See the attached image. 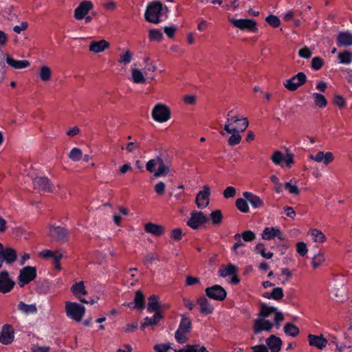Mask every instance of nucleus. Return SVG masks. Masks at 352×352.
Listing matches in <instances>:
<instances>
[{"mask_svg": "<svg viewBox=\"0 0 352 352\" xmlns=\"http://www.w3.org/2000/svg\"><path fill=\"white\" fill-rule=\"evenodd\" d=\"M146 169L149 173H153L155 177L167 175L170 172L169 166L166 164L160 156L148 160L146 164Z\"/></svg>", "mask_w": 352, "mask_h": 352, "instance_id": "1", "label": "nucleus"}, {"mask_svg": "<svg viewBox=\"0 0 352 352\" xmlns=\"http://www.w3.org/2000/svg\"><path fill=\"white\" fill-rule=\"evenodd\" d=\"M181 318L178 329L175 333V338L178 343L184 344L188 341L186 335L192 331V323L191 319L184 314H182Z\"/></svg>", "mask_w": 352, "mask_h": 352, "instance_id": "2", "label": "nucleus"}, {"mask_svg": "<svg viewBox=\"0 0 352 352\" xmlns=\"http://www.w3.org/2000/svg\"><path fill=\"white\" fill-rule=\"evenodd\" d=\"M163 5L160 1H153L150 3L146 10L144 17L150 23L157 24L162 19Z\"/></svg>", "mask_w": 352, "mask_h": 352, "instance_id": "3", "label": "nucleus"}, {"mask_svg": "<svg viewBox=\"0 0 352 352\" xmlns=\"http://www.w3.org/2000/svg\"><path fill=\"white\" fill-rule=\"evenodd\" d=\"M65 309L67 316L78 322L82 320L85 313V307L77 302L67 301Z\"/></svg>", "mask_w": 352, "mask_h": 352, "instance_id": "4", "label": "nucleus"}, {"mask_svg": "<svg viewBox=\"0 0 352 352\" xmlns=\"http://www.w3.org/2000/svg\"><path fill=\"white\" fill-rule=\"evenodd\" d=\"M170 109L162 103L157 104L152 110V118L158 122H166L170 119Z\"/></svg>", "mask_w": 352, "mask_h": 352, "instance_id": "5", "label": "nucleus"}, {"mask_svg": "<svg viewBox=\"0 0 352 352\" xmlns=\"http://www.w3.org/2000/svg\"><path fill=\"white\" fill-rule=\"evenodd\" d=\"M36 277V268L32 266H25L20 270L18 276L19 285L23 287L34 280Z\"/></svg>", "mask_w": 352, "mask_h": 352, "instance_id": "6", "label": "nucleus"}, {"mask_svg": "<svg viewBox=\"0 0 352 352\" xmlns=\"http://www.w3.org/2000/svg\"><path fill=\"white\" fill-rule=\"evenodd\" d=\"M307 76L304 72H298L285 82L284 86L290 91H296L299 87L305 84Z\"/></svg>", "mask_w": 352, "mask_h": 352, "instance_id": "7", "label": "nucleus"}, {"mask_svg": "<svg viewBox=\"0 0 352 352\" xmlns=\"http://www.w3.org/2000/svg\"><path fill=\"white\" fill-rule=\"evenodd\" d=\"M206 296L210 299L223 301L227 296L225 289L219 285H214L205 289Z\"/></svg>", "mask_w": 352, "mask_h": 352, "instance_id": "8", "label": "nucleus"}, {"mask_svg": "<svg viewBox=\"0 0 352 352\" xmlns=\"http://www.w3.org/2000/svg\"><path fill=\"white\" fill-rule=\"evenodd\" d=\"M229 21L236 28L240 30H246L249 32H256L258 28L256 27L257 23L253 19H229Z\"/></svg>", "mask_w": 352, "mask_h": 352, "instance_id": "9", "label": "nucleus"}, {"mask_svg": "<svg viewBox=\"0 0 352 352\" xmlns=\"http://www.w3.org/2000/svg\"><path fill=\"white\" fill-rule=\"evenodd\" d=\"M68 230L60 226H50L49 228L50 237L56 242L65 243L68 238Z\"/></svg>", "mask_w": 352, "mask_h": 352, "instance_id": "10", "label": "nucleus"}, {"mask_svg": "<svg viewBox=\"0 0 352 352\" xmlns=\"http://www.w3.org/2000/svg\"><path fill=\"white\" fill-rule=\"evenodd\" d=\"M208 221L207 217L202 212L192 211L186 222L187 226L193 230L199 228Z\"/></svg>", "mask_w": 352, "mask_h": 352, "instance_id": "11", "label": "nucleus"}, {"mask_svg": "<svg viewBox=\"0 0 352 352\" xmlns=\"http://www.w3.org/2000/svg\"><path fill=\"white\" fill-rule=\"evenodd\" d=\"M210 188L206 185L203 187V190H200L195 199V203L198 208H206L210 203Z\"/></svg>", "mask_w": 352, "mask_h": 352, "instance_id": "12", "label": "nucleus"}, {"mask_svg": "<svg viewBox=\"0 0 352 352\" xmlns=\"http://www.w3.org/2000/svg\"><path fill=\"white\" fill-rule=\"evenodd\" d=\"M15 282L10 278L8 271L0 272V292L6 294L10 292L14 287Z\"/></svg>", "mask_w": 352, "mask_h": 352, "instance_id": "13", "label": "nucleus"}, {"mask_svg": "<svg viewBox=\"0 0 352 352\" xmlns=\"http://www.w3.org/2000/svg\"><path fill=\"white\" fill-rule=\"evenodd\" d=\"M262 239L264 240H272L277 237L280 241L285 239V236L279 228L266 227L262 232Z\"/></svg>", "mask_w": 352, "mask_h": 352, "instance_id": "14", "label": "nucleus"}, {"mask_svg": "<svg viewBox=\"0 0 352 352\" xmlns=\"http://www.w3.org/2000/svg\"><path fill=\"white\" fill-rule=\"evenodd\" d=\"M14 331L10 324H4L0 332V342L3 344H10L14 340Z\"/></svg>", "mask_w": 352, "mask_h": 352, "instance_id": "15", "label": "nucleus"}, {"mask_svg": "<svg viewBox=\"0 0 352 352\" xmlns=\"http://www.w3.org/2000/svg\"><path fill=\"white\" fill-rule=\"evenodd\" d=\"M94 7L90 1H84L78 5L74 10V17L77 20H82Z\"/></svg>", "mask_w": 352, "mask_h": 352, "instance_id": "16", "label": "nucleus"}, {"mask_svg": "<svg viewBox=\"0 0 352 352\" xmlns=\"http://www.w3.org/2000/svg\"><path fill=\"white\" fill-rule=\"evenodd\" d=\"M145 297L143 292L141 290H137L135 294L134 301L133 302H125L124 306L143 310L145 308Z\"/></svg>", "mask_w": 352, "mask_h": 352, "instance_id": "17", "label": "nucleus"}, {"mask_svg": "<svg viewBox=\"0 0 352 352\" xmlns=\"http://www.w3.org/2000/svg\"><path fill=\"white\" fill-rule=\"evenodd\" d=\"M273 326V324L269 320L264 318H258L254 320L253 331L255 334H258L263 331L270 332Z\"/></svg>", "mask_w": 352, "mask_h": 352, "instance_id": "18", "label": "nucleus"}, {"mask_svg": "<svg viewBox=\"0 0 352 352\" xmlns=\"http://www.w3.org/2000/svg\"><path fill=\"white\" fill-rule=\"evenodd\" d=\"M34 188L50 192L52 191V184L46 177H36L33 180Z\"/></svg>", "mask_w": 352, "mask_h": 352, "instance_id": "19", "label": "nucleus"}, {"mask_svg": "<svg viewBox=\"0 0 352 352\" xmlns=\"http://www.w3.org/2000/svg\"><path fill=\"white\" fill-rule=\"evenodd\" d=\"M309 158L317 162H322L324 165H328L333 161L334 156L331 152L318 151L315 155H309Z\"/></svg>", "mask_w": 352, "mask_h": 352, "instance_id": "20", "label": "nucleus"}, {"mask_svg": "<svg viewBox=\"0 0 352 352\" xmlns=\"http://www.w3.org/2000/svg\"><path fill=\"white\" fill-rule=\"evenodd\" d=\"M336 44L339 47L352 45V33L349 31L340 32L336 36Z\"/></svg>", "mask_w": 352, "mask_h": 352, "instance_id": "21", "label": "nucleus"}, {"mask_svg": "<svg viewBox=\"0 0 352 352\" xmlns=\"http://www.w3.org/2000/svg\"><path fill=\"white\" fill-rule=\"evenodd\" d=\"M265 342L268 351L270 350L271 352H279L283 344L282 340L275 335L270 336V337L266 339Z\"/></svg>", "mask_w": 352, "mask_h": 352, "instance_id": "22", "label": "nucleus"}, {"mask_svg": "<svg viewBox=\"0 0 352 352\" xmlns=\"http://www.w3.org/2000/svg\"><path fill=\"white\" fill-rule=\"evenodd\" d=\"M144 230L155 236H160L165 232V227L160 224L149 222L144 225Z\"/></svg>", "mask_w": 352, "mask_h": 352, "instance_id": "23", "label": "nucleus"}, {"mask_svg": "<svg viewBox=\"0 0 352 352\" xmlns=\"http://www.w3.org/2000/svg\"><path fill=\"white\" fill-rule=\"evenodd\" d=\"M309 344L311 346H315L318 349H323L326 347L327 340L323 338L322 335L316 336L313 334L308 335Z\"/></svg>", "mask_w": 352, "mask_h": 352, "instance_id": "24", "label": "nucleus"}, {"mask_svg": "<svg viewBox=\"0 0 352 352\" xmlns=\"http://www.w3.org/2000/svg\"><path fill=\"white\" fill-rule=\"evenodd\" d=\"M197 303L199 306V311L202 314L209 315L214 311V308L209 300L204 296L197 298Z\"/></svg>", "mask_w": 352, "mask_h": 352, "instance_id": "25", "label": "nucleus"}, {"mask_svg": "<svg viewBox=\"0 0 352 352\" xmlns=\"http://www.w3.org/2000/svg\"><path fill=\"white\" fill-rule=\"evenodd\" d=\"M6 63L15 69H21L30 66V63L27 60H15L9 55L6 57Z\"/></svg>", "mask_w": 352, "mask_h": 352, "instance_id": "26", "label": "nucleus"}, {"mask_svg": "<svg viewBox=\"0 0 352 352\" xmlns=\"http://www.w3.org/2000/svg\"><path fill=\"white\" fill-rule=\"evenodd\" d=\"M163 318L164 316L162 313L161 311H157L152 317H146L144 319V321L141 323L140 327L142 329H144L148 326L157 325Z\"/></svg>", "mask_w": 352, "mask_h": 352, "instance_id": "27", "label": "nucleus"}, {"mask_svg": "<svg viewBox=\"0 0 352 352\" xmlns=\"http://www.w3.org/2000/svg\"><path fill=\"white\" fill-rule=\"evenodd\" d=\"M243 196L250 202L254 208H258L264 205L263 201L258 195L252 192L245 191L243 193Z\"/></svg>", "mask_w": 352, "mask_h": 352, "instance_id": "28", "label": "nucleus"}, {"mask_svg": "<svg viewBox=\"0 0 352 352\" xmlns=\"http://www.w3.org/2000/svg\"><path fill=\"white\" fill-rule=\"evenodd\" d=\"M238 268L234 264L230 263L228 265H221L218 270L219 275L223 278L231 276L237 274Z\"/></svg>", "mask_w": 352, "mask_h": 352, "instance_id": "29", "label": "nucleus"}, {"mask_svg": "<svg viewBox=\"0 0 352 352\" xmlns=\"http://www.w3.org/2000/svg\"><path fill=\"white\" fill-rule=\"evenodd\" d=\"M159 296L155 294L151 295L148 298L147 311L149 313H155L157 311L162 312V307L160 302H159Z\"/></svg>", "mask_w": 352, "mask_h": 352, "instance_id": "30", "label": "nucleus"}, {"mask_svg": "<svg viewBox=\"0 0 352 352\" xmlns=\"http://www.w3.org/2000/svg\"><path fill=\"white\" fill-rule=\"evenodd\" d=\"M109 43L106 40H100L99 41H92L89 46V50L95 53H100L109 48Z\"/></svg>", "mask_w": 352, "mask_h": 352, "instance_id": "31", "label": "nucleus"}, {"mask_svg": "<svg viewBox=\"0 0 352 352\" xmlns=\"http://www.w3.org/2000/svg\"><path fill=\"white\" fill-rule=\"evenodd\" d=\"M1 256L3 260L8 264L14 263L17 258L16 252L12 248H3Z\"/></svg>", "mask_w": 352, "mask_h": 352, "instance_id": "32", "label": "nucleus"}, {"mask_svg": "<svg viewBox=\"0 0 352 352\" xmlns=\"http://www.w3.org/2000/svg\"><path fill=\"white\" fill-rule=\"evenodd\" d=\"M71 291L80 300L83 298V295L87 294L83 281H80L74 284L71 287Z\"/></svg>", "mask_w": 352, "mask_h": 352, "instance_id": "33", "label": "nucleus"}, {"mask_svg": "<svg viewBox=\"0 0 352 352\" xmlns=\"http://www.w3.org/2000/svg\"><path fill=\"white\" fill-rule=\"evenodd\" d=\"M17 308L19 311L26 315L35 314L37 311V308L34 304L27 305L23 301L19 302L17 305Z\"/></svg>", "mask_w": 352, "mask_h": 352, "instance_id": "34", "label": "nucleus"}, {"mask_svg": "<svg viewBox=\"0 0 352 352\" xmlns=\"http://www.w3.org/2000/svg\"><path fill=\"white\" fill-rule=\"evenodd\" d=\"M276 311V307L267 306L266 304L262 302L261 304V310L258 315L260 318L265 319V318L269 317L272 313H274Z\"/></svg>", "mask_w": 352, "mask_h": 352, "instance_id": "35", "label": "nucleus"}, {"mask_svg": "<svg viewBox=\"0 0 352 352\" xmlns=\"http://www.w3.org/2000/svg\"><path fill=\"white\" fill-rule=\"evenodd\" d=\"M283 331L286 335L292 337L297 336L300 332L298 327L290 322H287L284 325Z\"/></svg>", "mask_w": 352, "mask_h": 352, "instance_id": "36", "label": "nucleus"}, {"mask_svg": "<svg viewBox=\"0 0 352 352\" xmlns=\"http://www.w3.org/2000/svg\"><path fill=\"white\" fill-rule=\"evenodd\" d=\"M232 112V111H230L228 113V115H227L228 118H227L226 123L225 124L224 128H223V129L227 133H231V132L234 131V127H231L230 126L234 123L238 122V121H239V119H240L238 116H232V117L230 118V115Z\"/></svg>", "mask_w": 352, "mask_h": 352, "instance_id": "37", "label": "nucleus"}, {"mask_svg": "<svg viewBox=\"0 0 352 352\" xmlns=\"http://www.w3.org/2000/svg\"><path fill=\"white\" fill-rule=\"evenodd\" d=\"M338 59L340 63L349 65L352 61V53L348 50L340 52L338 54Z\"/></svg>", "mask_w": 352, "mask_h": 352, "instance_id": "38", "label": "nucleus"}, {"mask_svg": "<svg viewBox=\"0 0 352 352\" xmlns=\"http://www.w3.org/2000/svg\"><path fill=\"white\" fill-rule=\"evenodd\" d=\"M308 233L313 236L315 242L323 243L326 241L324 234L318 229H310Z\"/></svg>", "mask_w": 352, "mask_h": 352, "instance_id": "39", "label": "nucleus"}, {"mask_svg": "<svg viewBox=\"0 0 352 352\" xmlns=\"http://www.w3.org/2000/svg\"><path fill=\"white\" fill-rule=\"evenodd\" d=\"M132 80L134 83L142 84L145 83L146 79L143 76V74L138 69H132L131 70Z\"/></svg>", "mask_w": 352, "mask_h": 352, "instance_id": "40", "label": "nucleus"}, {"mask_svg": "<svg viewBox=\"0 0 352 352\" xmlns=\"http://www.w3.org/2000/svg\"><path fill=\"white\" fill-rule=\"evenodd\" d=\"M247 199L245 198H239L235 201V206L240 212L243 213H248L250 210L249 206L247 202Z\"/></svg>", "mask_w": 352, "mask_h": 352, "instance_id": "41", "label": "nucleus"}, {"mask_svg": "<svg viewBox=\"0 0 352 352\" xmlns=\"http://www.w3.org/2000/svg\"><path fill=\"white\" fill-rule=\"evenodd\" d=\"M234 237L235 240L237 241L233 245V246L232 248V251H234L235 254H236V255L244 254H245L244 251H238L239 248H241V247L245 246V244L241 240L240 234H236Z\"/></svg>", "mask_w": 352, "mask_h": 352, "instance_id": "42", "label": "nucleus"}, {"mask_svg": "<svg viewBox=\"0 0 352 352\" xmlns=\"http://www.w3.org/2000/svg\"><path fill=\"white\" fill-rule=\"evenodd\" d=\"M313 98L316 106L320 108H324L327 104V100L325 97L318 93L313 94Z\"/></svg>", "mask_w": 352, "mask_h": 352, "instance_id": "43", "label": "nucleus"}, {"mask_svg": "<svg viewBox=\"0 0 352 352\" xmlns=\"http://www.w3.org/2000/svg\"><path fill=\"white\" fill-rule=\"evenodd\" d=\"M52 72L48 66L43 65L40 68L39 76L44 82H47L51 79Z\"/></svg>", "mask_w": 352, "mask_h": 352, "instance_id": "44", "label": "nucleus"}, {"mask_svg": "<svg viewBox=\"0 0 352 352\" xmlns=\"http://www.w3.org/2000/svg\"><path fill=\"white\" fill-rule=\"evenodd\" d=\"M133 57V54L129 50H126L124 53L120 54L118 62L124 65L131 63Z\"/></svg>", "mask_w": 352, "mask_h": 352, "instance_id": "45", "label": "nucleus"}, {"mask_svg": "<svg viewBox=\"0 0 352 352\" xmlns=\"http://www.w3.org/2000/svg\"><path fill=\"white\" fill-rule=\"evenodd\" d=\"M210 216L213 225L219 226L221 223L223 216L220 210L212 211Z\"/></svg>", "mask_w": 352, "mask_h": 352, "instance_id": "46", "label": "nucleus"}, {"mask_svg": "<svg viewBox=\"0 0 352 352\" xmlns=\"http://www.w3.org/2000/svg\"><path fill=\"white\" fill-rule=\"evenodd\" d=\"M148 38L151 41L159 42L163 39V34L158 29H151L149 30Z\"/></svg>", "mask_w": 352, "mask_h": 352, "instance_id": "47", "label": "nucleus"}, {"mask_svg": "<svg viewBox=\"0 0 352 352\" xmlns=\"http://www.w3.org/2000/svg\"><path fill=\"white\" fill-rule=\"evenodd\" d=\"M61 252L60 250H56V251H52L50 250H43L41 252H39V256L45 258V259H49V258H54V257L56 255H58Z\"/></svg>", "mask_w": 352, "mask_h": 352, "instance_id": "48", "label": "nucleus"}, {"mask_svg": "<svg viewBox=\"0 0 352 352\" xmlns=\"http://www.w3.org/2000/svg\"><path fill=\"white\" fill-rule=\"evenodd\" d=\"M248 124L249 122L246 118H240L236 125L234 126V131L243 132L247 129Z\"/></svg>", "mask_w": 352, "mask_h": 352, "instance_id": "49", "label": "nucleus"}, {"mask_svg": "<svg viewBox=\"0 0 352 352\" xmlns=\"http://www.w3.org/2000/svg\"><path fill=\"white\" fill-rule=\"evenodd\" d=\"M69 159L74 162L80 161L82 157V151L78 148H74L72 149L68 155Z\"/></svg>", "mask_w": 352, "mask_h": 352, "instance_id": "50", "label": "nucleus"}, {"mask_svg": "<svg viewBox=\"0 0 352 352\" xmlns=\"http://www.w3.org/2000/svg\"><path fill=\"white\" fill-rule=\"evenodd\" d=\"M232 135L229 138L228 143L230 146H234L239 144L241 140V136L238 131H233L230 133Z\"/></svg>", "mask_w": 352, "mask_h": 352, "instance_id": "51", "label": "nucleus"}, {"mask_svg": "<svg viewBox=\"0 0 352 352\" xmlns=\"http://www.w3.org/2000/svg\"><path fill=\"white\" fill-rule=\"evenodd\" d=\"M265 21L272 28H278L280 25V20L277 16L270 14L265 18Z\"/></svg>", "mask_w": 352, "mask_h": 352, "instance_id": "52", "label": "nucleus"}, {"mask_svg": "<svg viewBox=\"0 0 352 352\" xmlns=\"http://www.w3.org/2000/svg\"><path fill=\"white\" fill-rule=\"evenodd\" d=\"M333 103L340 109H343L346 107V102L345 98L342 95L337 94L333 99Z\"/></svg>", "mask_w": 352, "mask_h": 352, "instance_id": "53", "label": "nucleus"}, {"mask_svg": "<svg viewBox=\"0 0 352 352\" xmlns=\"http://www.w3.org/2000/svg\"><path fill=\"white\" fill-rule=\"evenodd\" d=\"M272 162L276 165H279L283 161L284 156L281 151H276L270 157Z\"/></svg>", "mask_w": 352, "mask_h": 352, "instance_id": "54", "label": "nucleus"}, {"mask_svg": "<svg viewBox=\"0 0 352 352\" xmlns=\"http://www.w3.org/2000/svg\"><path fill=\"white\" fill-rule=\"evenodd\" d=\"M272 299L275 300H280L283 296V290L281 287H275L271 292Z\"/></svg>", "mask_w": 352, "mask_h": 352, "instance_id": "55", "label": "nucleus"}, {"mask_svg": "<svg viewBox=\"0 0 352 352\" xmlns=\"http://www.w3.org/2000/svg\"><path fill=\"white\" fill-rule=\"evenodd\" d=\"M324 65V60L319 56H316L312 58L311 68L314 70L320 69Z\"/></svg>", "mask_w": 352, "mask_h": 352, "instance_id": "56", "label": "nucleus"}, {"mask_svg": "<svg viewBox=\"0 0 352 352\" xmlns=\"http://www.w3.org/2000/svg\"><path fill=\"white\" fill-rule=\"evenodd\" d=\"M324 261V255L322 254H318L315 255L312 258L311 265L312 267L316 269L319 267Z\"/></svg>", "mask_w": 352, "mask_h": 352, "instance_id": "57", "label": "nucleus"}, {"mask_svg": "<svg viewBox=\"0 0 352 352\" xmlns=\"http://www.w3.org/2000/svg\"><path fill=\"white\" fill-rule=\"evenodd\" d=\"M240 235L241 238H243V239L246 242L252 241L256 239L255 233L251 230L244 231Z\"/></svg>", "mask_w": 352, "mask_h": 352, "instance_id": "58", "label": "nucleus"}, {"mask_svg": "<svg viewBox=\"0 0 352 352\" xmlns=\"http://www.w3.org/2000/svg\"><path fill=\"white\" fill-rule=\"evenodd\" d=\"M292 180L287 182L285 184V188L289 191V193L298 195L300 193V190L296 184H292Z\"/></svg>", "mask_w": 352, "mask_h": 352, "instance_id": "59", "label": "nucleus"}, {"mask_svg": "<svg viewBox=\"0 0 352 352\" xmlns=\"http://www.w3.org/2000/svg\"><path fill=\"white\" fill-rule=\"evenodd\" d=\"M307 244L305 242H298L296 244V252L302 256H305L307 253Z\"/></svg>", "mask_w": 352, "mask_h": 352, "instance_id": "60", "label": "nucleus"}, {"mask_svg": "<svg viewBox=\"0 0 352 352\" xmlns=\"http://www.w3.org/2000/svg\"><path fill=\"white\" fill-rule=\"evenodd\" d=\"M226 199L233 198L236 195V188L233 186H228L223 192Z\"/></svg>", "mask_w": 352, "mask_h": 352, "instance_id": "61", "label": "nucleus"}, {"mask_svg": "<svg viewBox=\"0 0 352 352\" xmlns=\"http://www.w3.org/2000/svg\"><path fill=\"white\" fill-rule=\"evenodd\" d=\"M187 347L190 352H209L204 346L199 344H187Z\"/></svg>", "mask_w": 352, "mask_h": 352, "instance_id": "62", "label": "nucleus"}, {"mask_svg": "<svg viewBox=\"0 0 352 352\" xmlns=\"http://www.w3.org/2000/svg\"><path fill=\"white\" fill-rule=\"evenodd\" d=\"M184 235L183 231L181 228H175L171 231L170 237L175 241L182 239Z\"/></svg>", "mask_w": 352, "mask_h": 352, "instance_id": "63", "label": "nucleus"}, {"mask_svg": "<svg viewBox=\"0 0 352 352\" xmlns=\"http://www.w3.org/2000/svg\"><path fill=\"white\" fill-rule=\"evenodd\" d=\"M140 148V144L137 142H130L126 146V150L128 153H133Z\"/></svg>", "mask_w": 352, "mask_h": 352, "instance_id": "64", "label": "nucleus"}]
</instances>
